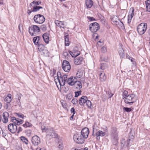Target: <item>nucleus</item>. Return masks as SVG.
Wrapping results in <instances>:
<instances>
[{
    "label": "nucleus",
    "instance_id": "nucleus-11",
    "mask_svg": "<svg viewBox=\"0 0 150 150\" xmlns=\"http://www.w3.org/2000/svg\"><path fill=\"white\" fill-rule=\"evenodd\" d=\"M62 68L64 71L68 72L70 70L71 66L68 61L64 60L62 63Z\"/></svg>",
    "mask_w": 150,
    "mask_h": 150
},
{
    "label": "nucleus",
    "instance_id": "nucleus-55",
    "mask_svg": "<svg viewBox=\"0 0 150 150\" xmlns=\"http://www.w3.org/2000/svg\"><path fill=\"white\" fill-rule=\"evenodd\" d=\"M126 57L127 58L129 59L132 62H133L132 58L131 57H130L129 55H126Z\"/></svg>",
    "mask_w": 150,
    "mask_h": 150
},
{
    "label": "nucleus",
    "instance_id": "nucleus-59",
    "mask_svg": "<svg viewBox=\"0 0 150 150\" xmlns=\"http://www.w3.org/2000/svg\"><path fill=\"white\" fill-rule=\"evenodd\" d=\"M81 149V150H88V147H86L84 148L81 149Z\"/></svg>",
    "mask_w": 150,
    "mask_h": 150
},
{
    "label": "nucleus",
    "instance_id": "nucleus-9",
    "mask_svg": "<svg viewBox=\"0 0 150 150\" xmlns=\"http://www.w3.org/2000/svg\"><path fill=\"white\" fill-rule=\"evenodd\" d=\"M33 19L35 23L39 24L43 23L45 21V19L43 16L40 14L35 15Z\"/></svg>",
    "mask_w": 150,
    "mask_h": 150
},
{
    "label": "nucleus",
    "instance_id": "nucleus-17",
    "mask_svg": "<svg viewBox=\"0 0 150 150\" xmlns=\"http://www.w3.org/2000/svg\"><path fill=\"white\" fill-rule=\"evenodd\" d=\"M87 98L86 96H82L79 101L80 105L81 106L84 105L86 101L87 100Z\"/></svg>",
    "mask_w": 150,
    "mask_h": 150
},
{
    "label": "nucleus",
    "instance_id": "nucleus-54",
    "mask_svg": "<svg viewBox=\"0 0 150 150\" xmlns=\"http://www.w3.org/2000/svg\"><path fill=\"white\" fill-rule=\"evenodd\" d=\"M71 113H73V114L75 113L76 112L75 109L74 108H72L71 109Z\"/></svg>",
    "mask_w": 150,
    "mask_h": 150
},
{
    "label": "nucleus",
    "instance_id": "nucleus-16",
    "mask_svg": "<svg viewBox=\"0 0 150 150\" xmlns=\"http://www.w3.org/2000/svg\"><path fill=\"white\" fill-rule=\"evenodd\" d=\"M2 115L3 122L4 123H7L8 122V119L9 116L8 113L6 112H5L3 113Z\"/></svg>",
    "mask_w": 150,
    "mask_h": 150
},
{
    "label": "nucleus",
    "instance_id": "nucleus-15",
    "mask_svg": "<svg viewBox=\"0 0 150 150\" xmlns=\"http://www.w3.org/2000/svg\"><path fill=\"white\" fill-rule=\"evenodd\" d=\"M76 80V77L72 76L68 79L67 82L70 85H73Z\"/></svg>",
    "mask_w": 150,
    "mask_h": 150
},
{
    "label": "nucleus",
    "instance_id": "nucleus-24",
    "mask_svg": "<svg viewBox=\"0 0 150 150\" xmlns=\"http://www.w3.org/2000/svg\"><path fill=\"white\" fill-rule=\"evenodd\" d=\"M132 10V13H131L130 15L128 16V23H130L131 22V20L133 16L134 15V10L133 8H132L130 9Z\"/></svg>",
    "mask_w": 150,
    "mask_h": 150
},
{
    "label": "nucleus",
    "instance_id": "nucleus-29",
    "mask_svg": "<svg viewBox=\"0 0 150 150\" xmlns=\"http://www.w3.org/2000/svg\"><path fill=\"white\" fill-rule=\"evenodd\" d=\"M146 4V10L148 12H150V0H148L145 2Z\"/></svg>",
    "mask_w": 150,
    "mask_h": 150
},
{
    "label": "nucleus",
    "instance_id": "nucleus-41",
    "mask_svg": "<svg viewBox=\"0 0 150 150\" xmlns=\"http://www.w3.org/2000/svg\"><path fill=\"white\" fill-rule=\"evenodd\" d=\"M128 94V92L125 90L122 93V96L123 98H125Z\"/></svg>",
    "mask_w": 150,
    "mask_h": 150
},
{
    "label": "nucleus",
    "instance_id": "nucleus-20",
    "mask_svg": "<svg viewBox=\"0 0 150 150\" xmlns=\"http://www.w3.org/2000/svg\"><path fill=\"white\" fill-rule=\"evenodd\" d=\"M49 34L47 33H45L44 34L42 35L44 40L46 43L48 44L49 41Z\"/></svg>",
    "mask_w": 150,
    "mask_h": 150
},
{
    "label": "nucleus",
    "instance_id": "nucleus-8",
    "mask_svg": "<svg viewBox=\"0 0 150 150\" xmlns=\"http://www.w3.org/2000/svg\"><path fill=\"white\" fill-rule=\"evenodd\" d=\"M147 25L146 23H142L140 24L137 28V31L140 35L144 34L146 30Z\"/></svg>",
    "mask_w": 150,
    "mask_h": 150
},
{
    "label": "nucleus",
    "instance_id": "nucleus-43",
    "mask_svg": "<svg viewBox=\"0 0 150 150\" xmlns=\"http://www.w3.org/2000/svg\"><path fill=\"white\" fill-rule=\"evenodd\" d=\"M123 110L127 112H130L132 111V109L131 108H128L124 107L123 108Z\"/></svg>",
    "mask_w": 150,
    "mask_h": 150
},
{
    "label": "nucleus",
    "instance_id": "nucleus-45",
    "mask_svg": "<svg viewBox=\"0 0 150 150\" xmlns=\"http://www.w3.org/2000/svg\"><path fill=\"white\" fill-rule=\"evenodd\" d=\"M81 91H78L75 92V97H78L79 95L81 94Z\"/></svg>",
    "mask_w": 150,
    "mask_h": 150
},
{
    "label": "nucleus",
    "instance_id": "nucleus-48",
    "mask_svg": "<svg viewBox=\"0 0 150 150\" xmlns=\"http://www.w3.org/2000/svg\"><path fill=\"white\" fill-rule=\"evenodd\" d=\"M58 148L59 149V150H62L63 149V145L61 143H60L58 146Z\"/></svg>",
    "mask_w": 150,
    "mask_h": 150
},
{
    "label": "nucleus",
    "instance_id": "nucleus-34",
    "mask_svg": "<svg viewBox=\"0 0 150 150\" xmlns=\"http://www.w3.org/2000/svg\"><path fill=\"white\" fill-rule=\"evenodd\" d=\"M40 8H42V7L40 6H35L33 8V9L32 10V11L33 12H36L39 11Z\"/></svg>",
    "mask_w": 150,
    "mask_h": 150
},
{
    "label": "nucleus",
    "instance_id": "nucleus-58",
    "mask_svg": "<svg viewBox=\"0 0 150 150\" xmlns=\"http://www.w3.org/2000/svg\"><path fill=\"white\" fill-rule=\"evenodd\" d=\"M62 105L63 107L64 108H66V106L65 105V104L64 103H62Z\"/></svg>",
    "mask_w": 150,
    "mask_h": 150
},
{
    "label": "nucleus",
    "instance_id": "nucleus-46",
    "mask_svg": "<svg viewBox=\"0 0 150 150\" xmlns=\"http://www.w3.org/2000/svg\"><path fill=\"white\" fill-rule=\"evenodd\" d=\"M71 102L74 104H76L78 103V100L76 98H74L72 100Z\"/></svg>",
    "mask_w": 150,
    "mask_h": 150
},
{
    "label": "nucleus",
    "instance_id": "nucleus-51",
    "mask_svg": "<svg viewBox=\"0 0 150 150\" xmlns=\"http://www.w3.org/2000/svg\"><path fill=\"white\" fill-rule=\"evenodd\" d=\"M87 18L90 21H93L95 20V19L93 17H87Z\"/></svg>",
    "mask_w": 150,
    "mask_h": 150
},
{
    "label": "nucleus",
    "instance_id": "nucleus-25",
    "mask_svg": "<svg viewBox=\"0 0 150 150\" xmlns=\"http://www.w3.org/2000/svg\"><path fill=\"white\" fill-rule=\"evenodd\" d=\"M60 78L58 76H57V77H54V81L56 83V84L57 85V86L58 88V89L60 91H61V87H59L58 86V85H57V82H58L59 83V85L60 86V79H59Z\"/></svg>",
    "mask_w": 150,
    "mask_h": 150
},
{
    "label": "nucleus",
    "instance_id": "nucleus-6",
    "mask_svg": "<svg viewBox=\"0 0 150 150\" xmlns=\"http://www.w3.org/2000/svg\"><path fill=\"white\" fill-rule=\"evenodd\" d=\"M74 141L78 144H83L85 141L84 139L81 135L80 133H76L73 136Z\"/></svg>",
    "mask_w": 150,
    "mask_h": 150
},
{
    "label": "nucleus",
    "instance_id": "nucleus-18",
    "mask_svg": "<svg viewBox=\"0 0 150 150\" xmlns=\"http://www.w3.org/2000/svg\"><path fill=\"white\" fill-rule=\"evenodd\" d=\"M83 59L81 57H79L74 59V63L75 64L78 65L81 64Z\"/></svg>",
    "mask_w": 150,
    "mask_h": 150
},
{
    "label": "nucleus",
    "instance_id": "nucleus-4",
    "mask_svg": "<svg viewBox=\"0 0 150 150\" xmlns=\"http://www.w3.org/2000/svg\"><path fill=\"white\" fill-rule=\"evenodd\" d=\"M40 30V28L36 25H32L29 28V33L32 36H35Z\"/></svg>",
    "mask_w": 150,
    "mask_h": 150
},
{
    "label": "nucleus",
    "instance_id": "nucleus-36",
    "mask_svg": "<svg viewBox=\"0 0 150 150\" xmlns=\"http://www.w3.org/2000/svg\"><path fill=\"white\" fill-rule=\"evenodd\" d=\"M21 139L23 142H24L26 144H28V141L26 138L22 136L21 137Z\"/></svg>",
    "mask_w": 150,
    "mask_h": 150
},
{
    "label": "nucleus",
    "instance_id": "nucleus-38",
    "mask_svg": "<svg viewBox=\"0 0 150 150\" xmlns=\"http://www.w3.org/2000/svg\"><path fill=\"white\" fill-rule=\"evenodd\" d=\"M107 67L105 63H102L101 64L100 69L103 70L106 69Z\"/></svg>",
    "mask_w": 150,
    "mask_h": 150
},
{
    "label": "nucleus",
    "instance_id": "nucleus-61",
    "mask_svg": "<svg viewBox=\"0 0 150 150\" xmlns=\"http://www.w3.org/2000/svg\"><path fill=\"white\" fill-rule=\"evenodd\" d=\"M31 13V11L30 10H28V13L29 14H30Z\"/></svg>",
    "mask_w": 150,
    "mask_h": 150
},
{
    "label": "nucleus",
    "instance_id": "nucleus-19",
    "mask_svg": "<svg viewBox=\"0 0 150 150\" xmlns=\"http://www.w3.org/2000/svg\"><path fill=\"white\" fill-rule=\"evenodd\" d=\"M55 23L57 26L60 28H64L65 27V25L63 22L57 20L55 21Z\"/></svg>",
    "mask_w": 150,
    "mask_h": 150
},
{
    "label": "nucleus",
    "instance_id": "nucleus-26",
    "mask_svg": "<svg viewBox=\"0 0 150 150\" xmlns=\"http://www.w3.org/2000/svg\"><path fill=\"white\" fill-rule=\"evenodd\" d=\"M100 79L101 81H104L105 80L106 76H105V74L103 72H101L100 74Z\"/></svg>",
    "mask_w": 150,
    "mask_h": 150
},
{
    "label": "nucleus",
    "instance_id": "nucleus-49",
    "mask_svg": "<svg viewBox=\"0 0 150 150\" xmlns=\"http://www.w3.org/2000/svg\"><path fill=\"white\" fill-rule=\"evenodd\" d=\"M63 55L65 56V58H68L69 54L67 52H65L63 53Z\"/></svg>",
    "mask_w": 150,
    "mask_h": 150
},
{
    "label": "nucleus",
    "instance_id": "nucleus-27",
    "mask_svg": "<svg viewBox=\"0 0 150 150\" xmlns=\"http://www.w3.org/2000/svg\"><path fill=\"white\" fill-rule=\"evenodd\" d=\"M11 95L10 94H8L7 96L4 99V101L7 103H9L11 101Z\"/></svg>",
    "mask_w": 150,
    "mask_h": 150
},
{
    "label": "nucleus",
    "instance_id": "nucleus-12",
    "mask_svg": "<svg viewBox=\"0 0 150 150\" xmlns=\"http://www.w3.org/2000/svg\"><path fill=\"white\" fill-rule=\"evenodd\" d=\"M32 142L34 146H37L40 143V138L37 135L33 136L32 139Z\"/></svg>",
    "mask_w": 150,
    "mask_h": 150
},
{
    "label": "nucleus",
    "instance_id": "nucleus-39",
    "mask_svg": "<svg viewBox=\"0 0 150 150\" xmlns=\"http://www.w3.org/2000/svg\"><path fill=\"white\" fill-rule=\"evenodd\" d=\"M21 95H19L17 94V101L18 103V105L19 106L21 105V102H20V99L21 98Z\"/></svg>",
    "mask_w": 150,
    "mask_h": 150
},
{
    "label": "nucleus",
    "instance_id": "nucleus-33",
    "mask_svg": "<svg viewBox=\"0 0 150 150\" xmlns=\"http://www.w3.org/2000/svg\"><path fill=\"white\" fill-rule=\"evenodd\" d=\"M64 39H65V45L66 46H68L69 45V36L68 35H66L64 36Z\"/></svg>",
    "mask_w": 150,
    "mask_h": 150
},
{
    "label": "nucleus",
    "instance_id": "nucleus-64",
    "mask_svg": "<svg viewBox=\"0 0 150 150\" xmlns=\"http://www.w3.org/2000/svg\"><path fill=\"white\" fill-rule=\"evenodd\" d=\"M3 4V2L2 1L0 0V4Z\"/></svg>",
    "mask_w": 150,
    "mask_h": 150
},
{
    "label": "nucleus",
    "instance_id": "nucleus-57",
    "mask_svg": "<svg viewBox=\"0 0 150 150\" xmlns=\"http://www.w3.org/2000/svg\"><path fill=\"white\" fill-rule=\"evenodd\" d=\"M71 150H81L78 147H74L71 149Z\"/></svg>",
    "mask_w": 150,
    "mask_h": 150
},
{
    "label": "nucleus",
    "instance_id": "nucleus-30",
    "mask_svg": "<svg viewBox=\"0 0 150 150\" xmlns=\"http://www.w3.org/2000/svg\"><path fill=\"white\" fill-rule=\"evenodd\" d=\"M40 37L37 36L34 37L33 39V41L34 43L36 45H38V42L40 40Z\"/></svg>",
    "mask_w": 150,
    "mask_h": 150
},
{
    "label": "nucleus",
    "instance_id": "nucleus-5",
    "mask_svg": "<svg viewBox=\"0 0 150 150\" xmlns=\"http://www.w3.org/2000/svg\"><path fill=\"white\" fill-rule=\"evenodd\" d=\"M136 99L134 95H129L125 98L124 101L126 103H128L131 105L135 101Z\"/></svg>",
    "mask_w": 150,
    "mask_h": 150
},
{
    "label": "nucleus",
    "instance_id": "nucleus-44",
    "mask_svg": "<svg viewBox=\"0 0 150 150\" xmlns=\"http://www.w3.org/2000/svg\"><path fill=\"white\" fill-rule=\"evenodd\" d=\"M101 51L103 53H105L107 52L106 47L105 46H103L102 47L101 50Z\"/></svg>",
    "mask_w": 150,
    "mask_h": 150
},
{
    "label": "nucleus",
    "instance_id": "nucleus-63",
    "mask_svg": "<svg viewBox=\"0 0 150 150\" xmlns=\"http://www.w3.org/2000/svg\"><path fill=\"white\" fill-rule=\"evenodd\" d=\"M39 150H46L45 148H43L41 149H40Z\"/></svg>",
    "mask_w": 150,
    "mask_h": 150
},
{
    "label": "nucleus",
    "instance_id": "nucleus-53",
    "mask_svg": "<svg viewBox=\"0 0 150 150\" xmlns=\"http://www.w3.org/2000/svg\"><path fill=\"white\" fill-rule=\"evenodd\" d=\"M67 99L70 100L72 98V96L71 94H69L67 96Z\"/></svg>",
    "mask_w": 150,
    "mask_h": 150
},
{
    "label": "nucleus",
    "instance_id": "nucleus-2",
    "mask_svg": "<svg viewBox=\"0 0 150 150\" xmlns=\"http://www.w3.org/2000/svg\"><path fill=\"white\" fill-rule=\"evenodd\" d=\"M42 131L46 133V137L51 139L56 138L57 137V134L55 133L54 129L52 128H47L45 126L42 127Z\"/></svg>",
    "mask_w": 150,
    "mask_h": 150
},
{
    "label": "nucleus",
    "instance_id": "nucleus-32",
    "mask_svg": "<svg viewBox=\"0 0 150 150\" xmlns=\"http://www.w3.org/2000/svg\"><path fill=\"white\" fill-rule=\"evenodd\" d=\"M83 72L82 70H79L76 73V77L79 78H80L83 76Z\"/></svg>",
    "mask_w": 150,
    "mask_h": 150
},
{
    "label": "nucleus",
    "instance_id": "nucleus-13",
    "mask_svg": "<svg viewBox=\"0 0 150 150\" xmlns=\"http://www.w3.org/2000/svg\"><path fill=\"white\" fill-rule=\"evenodd\" d=\"M89 132V131L87 127H85L81 130V133L80 134L85 139L87 138Z\"/></svg>",
    "mask_w": 150,
    "mask_h": 150
},
{
    "label": "nucleus",
    "instance_id": "nucleus-10",
    "mask_svg": "<svg viewBox=\"0 0 150 150\" xmlns=\"http://www.w3.org/2000/svg\"><path fill=\"white\" fill-rule=\"evenodd\" d=\"M99 28V24L97 23L94 22L90 25L89 29L92 32H96Z\"/></svg>",
    "mask_w": 150,
    "mask_h": 150
},
{
    "label": "nucleus",
    "instance_id": "nucleus-28",
    "mask_svg": "<svg viewBox=\"0 0 150 150\" xmlns=\"http://www.w3.org/2000/svg\"><path fill=\"white\" fill-rule=\"evenodd\" d=\"M112 21L114 23L117 25L118 23L119 19L117 17L115 16L112 18Z\"/></svg>",
    "mask_w": 150,
    "mask_h": 150
},
{
    "label": "nucleus",
    "instance_id": "nucleus-56",
    "mask_svg": "<svg viewBox=\"0 0 150 150\" xmlns=\"http://www.w3.org/2000/svg\"><path fill=\"white\" fill-rule=\"evenodd\" d=\"M22 130V128L21 127H19L18 129L17 128V133H19Z\"/></svg>",
    "mask_w": 150,
    "mask_h": 150
},
{
    "label": "nucleus",
    "instance_id": "nucleus-37",
    "mask_svg": "<svg viewBox=\"0 0 150 150\" xmlns=\"http://www.w3.org/2000/svg\"><path fill=\"white\" fill-rule=\"evenodd\" d=\"M41 3V2L40 1H34L30 4V5L31 6H32L33 4H35V5H38L40 4Z\"/></svg>",
    "mask_w": 150,
    "mask_h": 150
},
{
    "label": "nucleus",
    "instance_id": "nucleus-14",
    "mask_svg": "<svg viewBox=\"0 0 150 150\" xmlns=\"http://www.w3.org/2000/svg\"><path fill=\"white\" fill-rule=\"evenodd\" d=\"M69 52L73 57H76L80 54V52L78 51V48L77 47H74L72 51H69Z\"/></svg>",
    "mask_w": 150,
    "mask_h": 150
},
{
    "label": "nucleus",
    "instance_id": "nucleus-7",
    "mask_svg": "<svg viewBox=\"0 0 150 150\" xmlns=\"http://www.w3.org/2000/svg\"><path fill=\"white\" fill-rule=\"evenodd\" d=\"M57 76L59 77L60 79V87L63 86L67 82V75L66 74L62 75L60 72H58L57 74Z\"/></svg>",
    "mask_w": 150,
    "mask_h": 150
},
{
    "label": "nucleus",
    "instance_id": "nucleus-50",
    "mask_svg": "<svg viewBox=\"0 0 150 150\" xmlns=\"http://www.w3.org/2000/svg\"><path fill=\"white\" fill-rule=\"evenodd\" d=\"M17 115L18 116V117L22 118L23 119L24 117L23 114L20 113H17Z\"/></svg>",
    "mask_w": 150,
    "mask_h": 150
},
{
    "label": "nucleus",
    "instance_id": "nucleus-31",
    "mask_svg": "<svg viewBox=\"0 0 150 150\" xmlns=\"http://www.w3.org/2000/svg\"><path fill=\"white\" fill-rule=\"evenodd\" d=\"M119 55L120 56V57L123 58L125 56L124 51L122 48H120L119 50Z\"/></svg>",
    "mask_w": 150,
    "mask_h": 150
},
{
    "label": "nucleus",
    "instance_id": "nucleus-47",
    "mask_svg": "<svg viewBox=\"0 0 150 150\" xmlns=\"http://www.w3.org/2000/svg\"><path fill=\"white\" fill-rule=\"evenodd\" d=\"M134 138V136L132 135H129V136L128 141L129 142H130L129 141H132V140H133Z\"/></svg>",
    "mask_w": 150,
    "mask_h": 150
},
{
    "label": "nucleus",
    "instance_id": "nucleus-22",
    "mask_svg": "<svg viewBox=\"0 0 150 150\" xmlns=\"http://www.w3.org/2000/svg\"><path fill=\"white\" fill-rule=\"evenodd\" d=\"M74 85L75 88L79 90L80 89L82 88L81 83L79 81H76V80Z\"/></svg>",
    "mask_w": 150,
    "mask_h": 150
},
{
    "label": "nucleus",
    "instance_id": "nucleus-35",
    "mask_svg": "<svg viewBox=\"0 0 150 150\" xmlns=\"http://www.w3.org/2000/svg\"><path fill=\"white\" fill-rule=\"evenodd\" d=\"M85 103H86V105L88 108H91V107L92 105L91 103L90 100H88V98L87 99V100H86V101Z\"/></svg>",
    "mask_w": 150,
    "mask_h": 150
},
{
    "label": "nucleus",
    "instance_id": "nucleus-1",
    "mask_svg": "<svg viewBox=\"0 0 150 150\" xmlns=\"http://www.w3.org/2000/svg\"><path fill=\"white\" fill-rule=\"evenodd\" d=\"M11 121L14 123L10 124L8 126V129L11 133H14L17 131V127L16 125H20L22 124L23 120L21 119H16L15 117H12L11 118Z\"/></svg>",
    "mask_w": 150,
    "mask_h": 150
},
{
    "label": "nucleus",
    "instance_id": "nucleus-23",
    "mask_svg": "<svg viewBox=\"0 0 150 150\" xmlns=\"http://www.w3.org/2000/svg\"><path fill=\"white\" fill-rule=\"evenodd\" d=\"M86 6L88 8H90L92 6L93 3L91 0H86Z\"/></svg>",
    "mask_w": 150,
    "mask_h": 150
},
{
    "label": "nucleus",
    "instance_id": "nucleus-40",
    "mask_svg": "<svg viewBox=\"0 0 150 150\" xmlns=\"http://www.w3.org/2000/svg\"><path fill=\"white\" fill-rule=\"evenodd\" d=\"M31 125V124L28 122H26L23 125V126L25 127H29Z\"/></svg>",
    "mask_w": 150,
    "mask_h": 150
},
{
    "label": "nucleus",
    "instance_id": "nucleus-62",
    "mask_svg": "<svg viewBox=\"0 0 150 150\" xmlns=\"http://www.w3.org/2000/svg\"><path fill=\"white\" fill-rule=\"evenodd\" d=\"M74 114H73L72 115L71 117H70V120H71V119H73V117H74Z\"/></svg>",
    "mask_w": 150,
    "mask_h": 150
},
{
    "label": "nucleus",
    "instance_id": "nucleus-52",
    "mask_svg": "<svg viewBox=\"0 0 150 150\" xmlns=\"http://www.w3.org/2000/svg\"><path fill=\"white\" fill-rule=\"evenodd\" d=\"M44 47L42 45H40L38 46V49L39 50H40V49L42 50H43V48Z\"/></svg>",
    "mask_w": 150,
    "mask_h": 150
},
{
    "label": "nucleus",
    "instance_id": "nucleus-60",
    "mask_svg": "<svg viewBox=\"0 0 150 150\" xmlns=\"http://www.w3.org/2000/svg\"><path fill=\"white\" fill-rule=\"evenodd\" d=\"M63 6L64 7L66 8H67V9H69V7L65 4H63Z\"/></svg>",
    "mask_w": 150,
    "mask_h": 150
},
{
    "label": "nucleus",
    "instance_id": "nucleus-42",
    "mask_svg": "<svg viewBox=\"0 0 150 150\" xmlns=\"http://www.w3.org/2000/svg\"><path fill=\"white\" fill-rule=\"evenodd\" d=\"M40 28L43 31H45L47 29L46 26L44 25H42L40 26Z\"/></svg>",
    "mask_w": 150,
    "mask_h": 150
},
{
    "label": "nucleus",
    "instance_id": "nucleus-21",
    "mask_svg": "<svg viewBox=\"0 0 150 150\" xmlns=\"http://www.w3.org/2000/svg\"><path fill=\"white\" fill-rule=\"evenodd\" d=\"M96 138L97 139H100V137H103L105 135L106 133L102 131L99 130L96 133Z\"/></svg>",
    "mask_w": 150,
    "mask_h": 150
},
{
    "label": "nucleus",
    "instance_id": "nucleus-3",
    "mask_svg": "<svg viewBox=\"0 0 150 150\" xmlns=\"http://www.w3.org/2000/svg\"><path fill=\"white\" fill-rule=\"evenodd\" d=\"M112 134V141L114 145H116L118 142V136L117 132V129L116 127H112L111 130Z\"/></svg>",
    "mask_w": 150,
    "mask_h": 150
}]
</instances>
